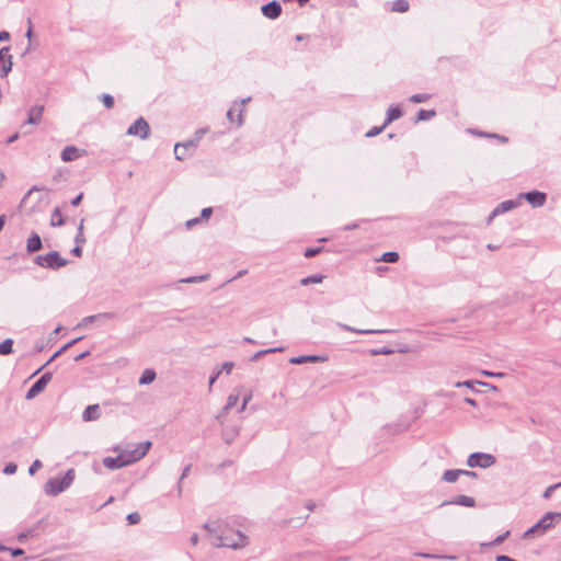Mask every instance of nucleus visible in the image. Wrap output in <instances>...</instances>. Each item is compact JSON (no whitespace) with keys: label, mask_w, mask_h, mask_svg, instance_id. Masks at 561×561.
Here are the masks:
<instances>
[{"label":"nucleus","mask_w":561,"mask_h":561,"mask_svg":"<svg viewBox=\"0 0 561 561\" xmlns=\"http://www.w3.org/2000/svg\"><path fill=\"white\" fill-rule=\"evenodd\" d=\"M203 527L216 539L213 545L217 548L226 547L237 550L248 545V537L240 530L231 529L226 522H210Z\"/></svg>","instance_id":"nucleus-1"},{"label":"nucleus","mask_w":561,"mask_h":561,"mask_svg":"<svg viewBox=\"0 0 561 561\" xmlns=\"http://www.w3.org/2000/svg\"><path fill=\"white\" fill-rule=\"evenodd\" d=\"M75 469H68L62 478H50L44 484V492L49 496H56L66 491L75 480Z\"/></svg>","instance_id":"nucleus-2"},{"label":"nucleus","mask_w":561,"mask_h":561,"mask_svg":"<svg viewBox=\"0 0 561 561\" xmlns=\"http://www.w3.org/2000/svg\"><path fill=\"white\" fill-rule=\"evenodd\" d=\"M34 263L41 267L57 271L68 264V260L64 259L59 252L50 251L49 253L37 255Z\"/></svg>","instance_id":"nucleus-3"},{"label":"nucleus","mask_w":561,"mask_h":561,"mask_svg":"<svg viewBox=\"0 0 561 561\" xmlns=\"http://www.w3.org/2000/svg\"><path fill=\"white\" fill-rule=\"evenodd\" d=\"M561 518L560 513L554 512H548L546 513L540 520H538L533 527H530L526 533L525 537H528L536 533H546L548 529H550L556 520H559Z\"/></svg>","instance_id":"nucleus-4"},{"label":"nucleus","mask_w":561,"mask_h":561,"mask_svg":"<svg viewBox=\"0 0 561 561\" xmlns=\"http://www.w3.org/2000/svg\"><path fill=\"white\" fill-rule=\"evenodd\" d=\"M496 462V459L491 454L485 453H473L467 459V465L471 468H489Z\"/></svg>","instance_id":"nucleus-5"},{"label":"nucleus","mask_w":561,"mask_h":561,"mask_svg":"<svg viewBox=\"0 0 561 561\" xmlns=\"http://www.w3.org/2000/svg\"><path fill=\"white\" fill-rule=\"evenodd\" d=\"M127 135L145 140L150 135L149 124L142 117H139L128 127Z\"/></svg>","instance_id":"nucleus-6"},{"label":"nucleus","mask_w":561,"mask_h":561,"mask_svg":"<svg viewBox=\"0 0 561 561\" xmlns=\"http://www.w3.org/2000/svg\"><path fill=\"white\" fill-rule=\"evenodd\" d=\"M518 198H520V203L523 199L527 201L533 208H540L547 202V194L540 191H530L526 193H519Z\"/></svg>","instance_id":"nucleus-7"},{"label":"nucleus","mask_w":561,"mask_h":561,"mask_svg":"<svg viewBox=\"0 0 561 561\" xmlns=\"http://www.w3.org/2000/svg\"><path fill=\"white\" fill-rule=\"evenodd\" d=\"M53 375L50 373H45L37 379L33 386L27 390L25 398L27 400L34 399L38 396L47 386V383L51 380Z\"/></svg>","instance_id":"nucleus-8"},{"label":"nucleus","mask_w":561,"mask_h":561,"mask_svg":"<svg viewBox=\"0 0 561 561\" xmlns=\"http://www.w3.org/2000/svg\"><path fill=\"white\" fill-rule=\"evenodd\" d=\"M520 206V198L518 196L514 199H507L502 203H500L494 210L491 213V215L488 218V222H490L495 216L504 214L506 211H510L514 208H517Z\"/></svg>","instance_id":"nucleus-9"},{"label":"nucleus","mask_w":561,"mask_h":561,"mask_svg":"<svg viewBox=\"0 0 561 561\" xmlns=\"http://www.w3.org/2000/svg\"><path fill=\"white\" fill-rule=\"evenodd\" d=\"M151 447V442H142L139 443L135 448L131 449H125V451L128 454V457L130 458L131 463L140 460L144 458L147 453L149 451Z\"/></svg>","instance_id":"nucleus-10"},{"label":"nucleus","mask_w":561,"mask_h":561,"mask_svg":"<svg viewBox=\"0 0 561 561\" xmlns=\"http://www.w3.org/2000/svg\"><path fill=\"white\" fill-rule=\"evenodd\" d=\"M10 47L0 49V77L4 78L12 69V56L9 54Z\"/></svg>","instance_id":"nucleus-11"},{"label":"nucleus","mask_w":561,"mask_h":561,"mask_svg":"<svg viewBox=\"0 0 561 561\" xmlns=\"http://www.w3.org/2000/svg\"><path fill=\"white\" fill-rule=\"evenodd\" d=\"M85 150H81L76 146H66L60 153V158L65 162L77 160L85 154Z\"/></svg>","instance_id":"nucleus-12"},{"label":"nucleus","mask_w":561,"mask_h":561,"mask_svg":"<svg viewBox=\"0 0 561 561\" xmlns=\"http://www.w3.org/2000/svg\"><path fill=\"white\" fill-rule=\"evenodd\" d=\"M262 14L268 19L275 20L282 13V5L277 1H271L261 8Z\"/></svg>","instance_id":"nucleus-13"},{"label":"nucleus","mask_w":561,"mask_h":561,"mask_svg":"<svg viewBox=\"0 0 561 561\" xmlns=\"http://www.w3.org/2000/svg\"><path fill=\"white\" fill-rule=\"evenodd\" d=\"M44 112L43 105H34L28 111V117L26 122H24L21 128H24L26 125H37L42 121V115Z\"/></svg>","instance_id":"nucleus-14"},{"label":"nucleus","mask_w":561,"mask_h":561,"mask_svg":"<svg viewBox=\"0 0 561 561\" xmlns=\"http://www.w3.org/2000/svg\"><path fill=\"white\" fill-rule=\"evenodd\" d=\"M446 505H460L466 507H473L476 505V501L473 497L468 495H457L451 500L444 501L440 506Z\"/></svg>","instance_id":"nucleus-15"},{"label":"nucleus","mask_w":561,"mask_h":561,"mask_svg":"<svg viewBox=\"0 0 561 561\" xmlns=\"http://www.w3.org/2000/svg\"><path fill=\"white\" fill-rule=\"evenodd\" d=\"M43 243L39 234L37 232H32L26 241V251L27 253H34L42 249Z\"/></svg>","instance_id":"nucleus-16"},{"label":"nucleus","mask_w":561,"mask_h":561,"mask_svg":"<svg viewBox=\"0 0 561 561\" xmlns=\"http://www.w3.org/2000/svg\"><path fill=\"white\" fill-rule=\"evenodd\" d=\"M199 142L195 139V138H192L187 141H184V142H178L175 146H174V154H175V158L178 160H183L184 159V156L183 154H180V150H190V149H195L197 147Z\"/></svg>","instance_id":"nucleus-17"},{"label":"nucleus","mask_w":561,"mask_h":561,"mask_svg":"<svg viewBox=\"0 0 561 561\" xmlns=\"http://www.w3.org/2000/svg\"><path fill=\"white\" fill-rule=\"evenodd\" d=\"M324 360H327V357H324V356L300 355L297 357H291L289 359V363L294 364V365H300V364H305V363H318V362H324Z\"/></svg>","instance_id":"nucleus-18"},{"label":"nucleus","mask_w":561,"mask_h":561,"mask_svg":"<svg viewBox=\"0 0 561 561\" xmlns=\"http://www.w3.org/2000/svg\"><path fill=\"white\" fill-rule=\"evenodd\" d=\"M122 459H123V457H119L118 455L116 457H105L103 459V465L105 468H107L110 470L121 469L123 467H126V462H127V461H123Z\"/></svg>","instance_id":"nucleus-19"},{"label":"nucleus","mask_w":561,"mask_h":561,"mask_svg":"<svg viewBox=\"0 0 561 561\" xmlns=\"http://www.w3.org/2000/svg\"><path fill=\"white\" fill-rule=\"evenodd\" d=\"M99 417H100L99 404L88 405L82 413V419L84 422L95 421Z\"/></svg>","instance_id":"nucleus-20"},{"label":"nucleus","mask_w":561,"mask_h":561,"mask_svg":"<svg viewBox=\"0 0 561 561\" xmlns=\"http://www.w3.org/2000/svg\"><path fill=\"white\" fill-rule=\"evenodd\" d=\"M115 316L116 314L114 312H102V313H98V314H93V316H88L81 320V322L78 324V327L79 328L87 327L98 319H113V318H115Z\"/></svg>","instance_id":"nucleus-21"},{"label":"nucleus","mask_w":561,"mask_h":561,"mask_svg":"<svg viewBox=\"0 0 561 561\" xmlns=\"http://www.w3.org/2000/svg\"><path fill=\"white\" fill-rule=\"evenodd\" d=\"M234 364L232 362H225L219 369H216L214 374L209 378V389H211V386L217 380L219 376H221V373L225 371L227 375H229L233 368Z\"/></svg>","instance_id":"nucleus-22"},{"label":"nucleus","mask_w":561,"mask_h":561,"mask_svg":"<svg viewBox=\"0 0 561 561\" xmlns=\"http://www.w3.org/2000/svg\"><path fill=\"white\" fill-rule=\"evenodd\" d=\"M156 377H157L156 371L151 368H147L142 371L141 377L139 378L138 382L140 386L150 385L151 382L154 381Z\"/></svg>","instance_id":"nucleus-23"},{"label":"nucleus","mask_w":561,"mask_h":561,"mask_svg":"<svg viewBox=\"0 0 561 561\" xmlns=\"http://www.w3.org/2000/svg\"><path fill=\"white\" fill-rule=\"evenodd\" d=\"M339 325L343 330H345V331H350V332H354V333H358V334H378V333H386V332H388L387 330H370V329L362 330V329H355L353 327H350L347 324H342V323H340Z\"/></svg>","instance_id":"nucleus-24"},{"label":"nucleus","mask_w":561,"mask_h":561,"mask_svg":"<svg viewBox=\"0 0 561 561\" xmlns=\"http://www.w3.org/2000/svg\"><path fill=\"white\" fill-rule=\"evenodd\" d=\"M403 115L402 111L399 107L391 106L387 111V118L383 123V126L389 125L393 121L400 118Z\"/></svg>","instance_id":"nucleus-25"},{"label":"nucleus","mask_w":561,"mask_h":561,"mask_svg":"<svg viewBox=\"0 0 561 561\" xmlns=\"http://www.w3.org/2000/svg\"><path fill=\"white\" fill-rule=\"evenodd\" d=\"M65 224V220H64V217H62V214L60 211L59 208H55L51 213V218H50V226L51 227H60Z\"/></svg>","instance_id":"nucleus-26"},{"label":"nucleus","mask_w":561,"mask_h":561,"mask_svg":"<svg viewBox=\"0 0 561 561\" xmlns=\"http://www.w3.org/2000/svg\"><path fill=\"white\" fill-rule=\"evenodd\" d=\"M409 10V2L407 0H396L392 2L391 11L404 13Z\"/></svg>","instance_id":"nucleus-27"},{"label":"nucleus","mask_w":561,"mask_h":561,"mask_svg":"<svg viewBox=\"0 0 561 561\" xmlns=\"http://www.w3.org/2000/svg\"><path fill=\"white\" fill-rule=\"evenodd\" d=\"M283 351H284V347H273V348H266V350L257 351L256 353H254L252 355L251 360L252 362H256V360H259L264 355L276 353V352H283Z\"/></svg>","instance_id":"nucleus-28"},{"label":"nucleus","mask_w":561,"mask_h":561,"mask_svg":"<svg viewBox=\"0 0 561 561\" xmlns=\"http://www.w3.org/2000/svg\"><path fill=\"white\" fill-rule=\"evenodd\" d=\"M378 262L396 263L399 261V253L394 251L385 252Z\"/></svg>","instance_id":"nucleus-29"},{"label":"nucleus","mask_w":561,"mask_h":561,"mask_svg":"<svg viewBox=\"0 0 561 561\" xmlns=\"http://www.w3.org/2000/svg\"><path fill=\"white\" fill-rule=\"evenodd\" d=\"M460 474L461 470H446L443 474V480L448 483H454Z\"/></svg>","instance_id":"nucleus-30"},{"label":"nucleus","mask_w":561,"mask_h":561,"mask_svg":"<svg viewBox=\"0 0 561 561\" xmlns=\"http://www.w3.org/2000/svg\"><path fill=\"white\" fill-rule=\"evenodd\" d=\"M239 398H240V393L238 390H234L232 393H230L228 396L227 403H226L224 410L228 411L231 408H233L238 403Z\"/></svg>","instance_id":"nucleus-31"},{"label":"nucleus","mask_w":561,"mask_h":561,"mask_svg":"<svg viewBox=\"0 0 561 561\" xmlns=\"http://www.w3.org/2000/svg\"><path fill=\"white\" fill-rule=\"evenodd\" d=\"M323 277L324 276L321 275V274L310 275V276H307V277L302 278L300 280V284L302 286H308L310 284H319V283H321L323 280Z\"/></svg>","instance_id":"nucleus-32"},{"label":"nucleus","mask_w":561,"mask_h":561,"mask_svg":"<svg viewBox=\"0 0 561 561\" xmlns=\"http://www.w3.org/2000/svg\"><path fill=\"white\" fill-rule=\"evenodd\" d=\"M239 431L237 427H233L231 430H225L222 433V438L227 444H231L233 439L238 436Z\"/></svg>","instance_id":"nucleus-33"},{"label":"nucleus","mask_w":561,"mask_h":561,"mask_svg":"<svg viewBox=\"0 0 561 561\" xmlns=\"http://www.w3.org/2000/svg\"><path fill=\"white\" fill-rule=\"evenodd\" d=\"M82 337H77V339H73L72 341L68 342L67 344H65L59 351H57L49 359L48 362L46 363V365H48L49 363H51L56 357H58L60 354H62L66 350H68L70 346H72L73 344H76L77 342H79Z\"/></svg>","instance_id":"nucleus-34"},{"label":"nucleus","mask_w":561,"mask_h":561,"mask_svg":"<svg viewBox=\"0 0 561 561\" xmlns=\"http://www.w3.org/2000/svg\"><path fill=\"white\" fill-rule=\"evenodd\" d=\"M12 346H13V340L7 339L3 342L0 343V354L1 355H8L12 353Z\"/></svg>","instance_id":"nucleus-35"},{"label":"nucleus","mask_w":561,"mask_h":561,"mask_svg":"<svg viewBox=\"0 0 561 561\" xmlns=\"http://www.w3.org/2000/svg\"><path fill=\"white\" fill-rule=\"evenodd\" d=\"M208 277H209L208 274H204V275H199V276H191V277L180 279V283H185V284L201 283V282L207 280Z\"/></svg>","instance_id":"nucleus-36"},{"label":"nucleus","mask_w":561,"mask_h":561,"mask_svg":"<svg viewBox=\"0 0 561 561\" xmlns=\"http://www.w3.org/2000/svg\"><path fill=\"white\" fill-rule=\"evenodd\" d=\"M83 222H84V219H81L80 225L78 227L76 238H75L76 244H79V245H82L85 243V237L83 233Z\"/></svg>","instance_id":"nucleus-37"},{"label":"nucleus","mask_w":561,"mask_h":561,"mask_svg":"<svg viewBox=\"0 0 561 561\" xmlns=\"http://www.w3.org/2000/svg\"><path fill=\"white\" fill-rule=\"evenodd\" d=\"M251 101V98H247V99H242L240 101V104H238V111H239V114H238V118H237V127H240L242 126L243 124V118H242V113H243V106Z\"/></svg>","instance_id":"nucleus-38"},{"label":"nucleus","mask_w":561,"mask_h":561,"mask_svg":"<svg viewBox=\"0 0 561 561\" xmlns=\"http://www.w3.org/2000/svg\"><path fill=\"white\" fill-rule=\"evenodd\" d=\"M435 111L434 110H430V111H426V110H420L419 113H417V121H427V119H431L432 117L435 116Z\"/></svg>","instance_id":"nucleus-39"},{"label":"nucleus","mask_w":561,"mask_h":561,"mask_svg":"<svg viewBox=\"0 0 561 561\" xmlns=\"http://www.w3.org/2000/svg\"><path fill=\"white\" fill-rule=\"evenodd\" d=\"M428 99H430V95H428V94H425V93H416V94L411 95L409 100H410L412 103H424V102H426Z\"/></svg>","instance_id":"nucleus-40"},{"label":"nucleus","mask_w":561,"mask_h":561,"mask_svg":"<svg viewBox=\"0 0 561 561\" xmlns=\"http://www.w3.org/2000/svg\"><path fill=\"white\" fill-rule=\"evenodd\" d=\"M191 468H192V465H187L184 467V469L182 471V474H181L179 483H178V494L179 495H181V493H182L181 482L190 474Z\"/></svg>","instance_id":"nucleus-41"},{"label":"nucleus","mask_w":561,"mask_h":561,"mask_svg":"<svg viewBox=\"0 0 561 561\" xmlns=\"http://www.w3.org/2000/svg\"><path fill=\"white\" fill-rule=\"evenodd\" d=\"M508 535H510V531H506L503 535L497 536L493 541H491L489 543H482V546H493V547L497 546V545L502 543Z\"/></svg>","instance_id":"nucleus-42"},{"label":"nucleus","mask_w":561,"mask_h":561,"mask_svg":"<svg viewBox=\"0 0 561 561\" xmlns=\"http://www.w3.org/2000/svg\"><path fill=\"white\" fill-rule=\"evenodd\" d=\"M102 102L106 108H112L114 106V98L110 94H103Z\"/></svg>","instance_id":"nucleus-43"},{"label":"nucleus","mask_w":561,"mask_h":561,"mask_svg":"<svg viewBox=\"0 0 561 561\" xmlns=\"http://www.w3.org/2000/svg\"><path fill=\"white\" fill-rule=\"evenodd\" d=\"M252 399V392L249 391L244 397H243V400H242V404L238 408V412L241 413L245 410L248 403L251 401Z\"/></svg>","instance_id":"nucleus-44"},{"label":"nucleus","mask_w":561,"mask_h":561,"mask_svg":"<svg viewBox=\"0 0 561 561\" xmlns=\"http://www.w3.org/2000/svg\"><path fill=\"white\" fill-rule=\"evenodd\" d=\"M16 470H18V466L13 462H9L3 468V473L4 474H13L16 472Z\"/></svg>","instance_id":"nucleus-45"},{"label":"nucleus","mask_w":561,"mask_h":561,"mask_svg":"<svg viewBox=\"0 0 561 561\" xmlns=\"http://www.w3.org/2000/svg\"><path fill=\"white\" fill-rule=\"evenodd\" d=\"M127 520L130 525L138 524L140 520V515L137 512L130 513L127 515Z\"/></svg>","instance_id":"nucleus-46"},{"label":"nucleus","mask_w":561,"mask_h":561,"mask_svg":"<svg viewBox=\"0 0 561 561\" xmlns=\"http://www.w3.org/2000/svg\"><path fill=\"white\" fill-rule=\"evenodd\" d=\"M322 248H309L305 251L306 257H313L321 252Z\"/></svg>","instance_id":"nucleus-47"},{"label":"nucleus","mask_w":561,"mask_h":561,"mask_svg":"<svg viewBox=\"0 0 561 561\" xmlns=\"http://www.w3.org/2000/svg\"><path fill=\"white\" fill-rule=\"evenodd\" d=\"M41 468H42V462H41V460L36 459V460L33 461V463L28 468V473L31 476H33Z\"/></svg>","instance_id":"nucleus-48"},{"label":"nucleus","mask_w":561,"mask_h":561,"mask_svg":"<svg viewBox=\"0 0 561 561\" xmlns=\"http://www.w3.org/2000/svg\"><path fill=\"white\" fill-rule=\"evenodd\" d=\"M385 127L386 126H383V125L380 126V127H373L371 129H369L366 133V137H375V136H377L378 134H380L383 130Z\"/></svg>","instance_id":"nucleus-49"},{"label":"nucleus","mask_w":561,"mask_h":561,"mask_svg":"<svg viewBox=\"0 0 561 561\" xmlns=\"http://www.w3.org/2000/svg\"><path fill=\"white\" fill-rule=\"evenodd\" d=\"M213 214V208L211 207H207V208H204L202 209V213H201V220L204 219V220H208L209 217L211 216Z\"/></svg>","instance_id":"nucleus-50"},{"label":"nucleus","mask_w":561,"mask_h":561,"mask_svg":"<svg viewBox=\"0 0 561 561\" xmlns=\"http://www.w3.org/2000/svg\"><path fill=\"white\" fill-rule=\"evenodd\" d=\"M207 131V128H199L195 131L194 138L199 142Z\"/></svg>","instance_id":"nucleus-51"},{"label":"nucleus","mask_w":561,"mask_h":561,"mask_svg":"<svg viewBox=\"0 0 561 561\" xmlns=\"http://www.w3.org/2000/svg\"><path fill=\"white\" fill-rule=\"evenodd\" d=\"M199 222H201V218L199 217H195V218L188 219L185 222V226H186L187 229H191V228H193L194 226H196Z\"/></svg>","instance_id":"nucleus-52"},{"label":"nucleus","mask_w":561,"mask_h":561,"mask_svg":"<svg viewBox=\"0 0 561 561\" xmlns=\"http://www.w3.org/2000/svg\"><path fill=\"white\" fill-rule=\"evenodd\" d=\"M12 557H20L24 554V550L21 548H9V550Z\"/></svg>","instance_id":"nucleus-53"},{"label":"nucleus","mask_w":561,"mask_h":561,"mask_svg":"<svg viewBox=\"0 0 561 561\" xmlns=\"http://www.w3.org/2000/svg\"><path fill=\"white\" fill-rule=\"evenodd\" d=\"M455 386H456L457 388H459V387H467V388L472 389V388H473V381H471V380H467V381H458V382H456V385H455Z\"/></svg>","instance_id":"nucleus-54"},{"label":"nucleus","mask_w":561,"mask_h":561,"mask_svg":"<svg viewBox=\"0 0 561 561\" xmlns=\"http://www.w3.org/2000/svg\"><path fill=\"white\" fill-rule=\"evenodd\" d=\"M390 353H392V351L387 348V347H383V348H380V350H371V354L373 355H379V354L387 355V354H390Z\"/></svg>","instance_id":"nucleus-55"},{"label":"nucleus","mask_w":561,"mask_h":561,"mask_svg":"<svg viewBox=\"0 0 561 561\" xmlns=\"http://www.w3.org/2000/svg\"><path fill=\"white\" fill-rule=\"evenodd\" d=\"M554 490H557L554 484H553V485L548 486V488L545 490V492H543V497H546V499L551 497V495H552V493H553V491H554Z\"/></svg>","instance_id":"nucleus-56"},{"label":"nucleus","mask_w":561,"mask_h":561,"mask_svg":"<svg viewBox=\"0 0 561 561\" xmlns=\"http://www.w3.org/2000/svg\"><path fill=\"white\" fill-rule=\"evenodd\" d=\"M71 253L80 257L82 255V245L76 244V247L71 250Z\"/></svg>","instance_id":"nucleus-57"},{"label":"nucleus","mask_w":561,"mask_h":561,"mask_svg":"<svg viewBox=\"0 0 561 561\" xmlns=\"http://www.w3.org/2000/svg\"><path fill=\"white\" fill-rule=\"evenodd\" d=\"M495 561H517V560H515L508 556H505V554H500V556H496Z\"/></svg>","instance_id":"nucleus-58"},{"label":"nucleus","mask_w":561,"mask_h":561,"mask_svg":"<svg viewBox=\"0 0 561 561\" xmlns=\"http://www.w3.org/2000/svg\"><path fill=\"white\" fill-rule=\"evenodd\" d=\"M118 456L123 457V459H122L123 461H127L126 466L131 465L130 458L128 457V454L125 450L119 453Z\"/></svg>","instance_id":"nucleus-59"},{"label":"nucleus","mask_w":561,"mask_h":561,"mask_svg":"<svg viewBox=\"0 0 561 561\" xmlns=\"http://www.w3.org/2000/svg\"><path fill=\"white\" fill-rule=\"evenodd\" d=\"M82 197H83V194H82V193H80L79 195H77V196L71 201V205H72V206H75V207H76V206H78V205L81 203Z\"/></svg>","instance_id":"nucleus-60"},{"label":"nucleus","mask_w":561,"mask_h":561,"mask_svg":"<svg viewBox=\"0 0 561 561\" xmlns=\"http://www.w3.org/2000/svg\"><path fill=\"white\" fill-rule=\"evenodd\" d=\"M415 556L426 558V559H434V558L436 559V557H437V554L424 553V552H417V553H415Z\"/></svg>","instance_id":"nucleus-61"},{"label":"nucleus","mask_w":561,"mask_h":561,"mask_svg":"<svg viewBox=\"0 0 561 561\" xmlns=\"http://www.w3.org/2000/svg\"><path fill=\"white\" fill-rule=\"evenodd\" d=\"M10 39V34L7 31L0 32V42H5Z\"/></svg>","instance_id":"nucleus-62"},{"label":"nucleus","mask_w":561,"mask_h":561,"mask_svg":"<svg viewBox=\"0 0 561 561\" xmlns=\"http://www.w3.org/2000/svg\"><path fill=\"white\" fill-rule=\"evenodd\" d=\"M236 106H237V103L234 104L233 107H231L228 112H227V118L230 121V122H233V113L236 111Z\"/></svg>","instance_id":"nucleus-63"},{"label":"nucleus","mask_w":561,"mask_h":561,"mask_svg":"<svg viewBox=\"0 0 561 561\" xmlns=\"http://www.w3.org/2000/svg\"><path fill=\"white\" fill-rule=\"evenodd\" d=\"M89 355H90V352H89V351H85V352H83V353H81V354L77 355V356L75 357V360H76V362L82 360L83 358H85V357H87V356H89Z\"/></svg>","instance_id":"nucleus-64"}]
</instances>
